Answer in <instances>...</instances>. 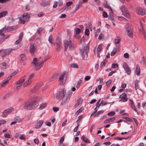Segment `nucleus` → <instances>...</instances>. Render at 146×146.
<instances>
[{
	"instance_id": "nucleus-1",
	"label": "nucleus",
	"mask_w": 146,
	"mask_h": 146,
	"mask_svg": "<svg viewBox=\"0 0 146 146\" xmlns=\"http://www.w3.org/2000/svg\"><path fill=\"white\" fill-rule=\"evenodd\" d=\"M38 98L36 96L33 97L31 100L23 104L24 108L27 110H31L36 108L38 105Z\"/></svg>"
},
{
	"instance_id": "nucleus-2",
	"label": "nucleus",
	"mask_w": 146,
	"mask_h": 146,
	"mask_svg": "<svg viewBox=\"0 0 146 146\" xmlns=\"http://www.w3.org/2000/svg\"><path fill=\"white\" fill-rule=\"evenodd\" d=\"M40 58V57L39 59L36 58H35L33 59L32 64H33V66L36 70H38L42 67L44 63L48 59V58L45 57L43 61L39 62V60Z\"/></svg>"
},
{
	"instance_id": "nucleus-3",
	"label": "nucleus",
	"mask_w": 146,
	"mask_h": 146,
	"mask_svg": "<svg viewBox=\"0 0 146 146\" xmlns=\"http://www.w3.org/2000/svg\"><path fill=\"white\" fill-rule=\"evenodd\" d=\"M125 28L128 36L130 38H132L133 37V33L131 26L127 23L125 26Z\"/></svg>"
},
{
	"instance_id": "nucleus-4",
	"label": "nucleus",
	"mask_w": 146,
	"mask_h": 146,
	"mask_svg": "<svg viewBox=\"0 0 146 146\" xmlns=\"http://www.w3.org/2000/svg\"><path fill=\"white\" fill-rule=\"evenodd\" d=\"M66 93V90L65 89H62L58 92L56 96V99L57 100H61L64 96Z\"/></svg>"
},
{
	"instance_id": "nucleus-5",
	"label": "nucleus",
	"mask_w": 146,
	"mask_h": 146,
	"mask_svg": "<svg viewBox=\"0 0 146 146\" xmlns=\"http://www.w3.org/2000/svg\"><path fill=\"white\" fill-rule=\"evenodd\" d=\"M66 75L65 73L64 72L59 76V80L60 82L61 85H63L66 80Z\"/></svg>"
},
{
	"instance_id": "nucleus-6",
	"label": "nucleus",
	"mask_w": 146,
	"mask_h": 146,
	"mask_svg": "<svg viewBox=\"0 0 146 146\" xmlns=\"http://www.w3.org/2000/svg\"><path fill=\"white\" fill-rule=\"evenodd\" d=\"M12 49H8L0 51V55L2 56H5L10 54L12 52Z\"/></svg>"
},
{
	"instance_id": "nucleus-7",
	"label": "nucleus",
	"mask_w": 146,
	"mask_h": 146,
	"mask_svg": "<svg viewBox=\"0 0 146 146\" xmlns=\"http://www.w3.org/2000/svg\"><path fill=\"white\" fill-rule=\"evenodd\" d=\"M123 15L126 17L128 18H129L130 16L129 14L127 9L125 6H122L121 8Z\"/></svg>"
},
{
	"instance_id": "nucleus-8",
	"label": "nucleus",
	"mask_w": 146,
	"mask_h": 146,
	"mask_svg": "<svg viewBox=\"0 0 146 146\" xmlns=\"http://www.w3.org/2000/svg\"><path fill=\"white\" fill-rule=\"evenodd\" d=\"M36 45L33 43L31 44L30 50L31 55H33L36 52Z\"/></svg>"
},
{
	"instance_id": "nucleus-9",
	"label": "nucleus",
	"mask_w": 146,
	"mask_h": 146,
	"mask_svg": "<svg viewBox=\"0 0 146 146\" xmlns=\"http://www.w3.org/2000/svg\"><path fill=\"white\" fill-rule=\"evenodd\" d=\"M136 12L137 14L143 15L146 13L145 10L142 8H137L136 9Z\"/></svg>"
},
{
	"instance_id": "nucleus-10",
	"label": "nucleus",
	"mask_w": 146,
	"mask_h": 146,
	"mask_svg": "<svg viewBox=\"0 0 146 146\" xmlns=\"http://www.w3.org/2000/svg\"><path fill=\"white\" fill-rule=\"evenodd\" d=\"M13 110L12 108H10L9 109L4 110L3 112L2 116L3 117H6L7 115L10 114V113Z\"/></svg>"
},
{
	"instance_id": "nucleus-11",
	"label": "nucleus",
	"mask_w": 146,
	"mask_h": 146,
	"mask_svg": "<svg viewBox=\"0 0 146 146\" xmlns=\"http://www.w3.org/2000/svg\"><path fill=\"white\" fill-rule=\"evenodd\" d=\"M27 56L25 54H22L20 56V60L21 62L23 63V64H25V61L27 59Z\"/></svg>"
},
{
	"instance_id": "nucleus-12",
	"label": "nucleus",
	"mask_w": 146,
	"mask_h": 146,
	"mask_svg": "<svg viewBox=\"0 0 146 146\" xmlns=\"http://www.w3.org/2000/svg\"><path fill=\"white\" fill-rule=\"evenodd\" d=\"M71 42V41L70 40H65L64 41V43L65 47L64 50L66 51L67 50V49L68 48V45H70V44Z\"/></svg>"
},
{
	"instance_id": "nucleus-13",
	"label": "nucleus",
	"mask_w": 146,
	"mask_h": 146,
	"mask_svg": "<svg viewBox=\"0 0 146 146\" xmlns=\"http://www.w3.org/2000/svg\"><path fill=\"white\" fill-rule=\"evenodd\" d=\"M27 78V76L26 75H25L23 76L17 82L15 83V85H19L21 83L24 82L25 80Z\"/></svg>"
},
{
	"instance_id": "nucleus-14",
	"label": "nucleus",
	"mask_w": 146,
	"mask_h": 146,
	"mask_svg": "<svg viewBox=\"0 0 146 146\" xmlns=\"http://www.w3.org/2000/svg\"><path fill=\"white\" fill-rule=\"evenodd\" d=\"M119 98L121 99H123V100H121L120 101H122L123 102H125L127 101V95L125 93L122 94L119 96Z\"/></svg>"
},
{
	"instance_id": "nucleus-15",
	"label": "nucleus",
	"mask_w": 146,
	"mask_h": 146,
	"mask_svg": "<svg viewBox=\"0 0 146 146\" xmlns=\"http://www.w3.org/2000/svg\"><path fill=\"white\" fill-rule=\"evenodd\" d=\"M129 104L130 106V107L135 112H136L137 110L135 108V106L132 100L129 99Z\"/></svg>"
},
{
	"instance_id": "nucleus-16",
	"label": "nucleus",
	"mask_w": 146,
	"mask_h": 146,
	"mask_svg": "<svg viewBox=\"0 0 146 146\" xmlns=\"http://www.w3.org/2000/svg\"><path fill=\"white\" fill-rule=\"evenodd\" d=\"M11 79V77H8L5 80L3 81V82L1 84L2 87L5 86L7 84L8 81Z\"/></svg>"
},
{
	"instance_id": "nucleus-17",
	"label": "nucleus",
	"mask_w": 146,
	"mask_h": 146,
	"mask_svg": "<svg viewBox=\"0 0 146 146\" xmlns=\"http://www.w3.org/2000/svg\"><path fill=\"white\" fill-rule=\"evenodd\" d=\"M44 121L43 120L39 121L35 125V128L36 129H38L42 125Z\"/></svg>"
},
{
	"instance_id": "nucleus-18",
	"label": "nucleus",
	"mask_w": 146,
	"mask_h": 146,
	"mask_svg": "<svg viewBox=\"0 0 146 146\" xmlns=\"http://www.w3.org/2000/svg\"><path fill=\"white\" fill-rule=\"evenodd\" d=\"M115 119V117H112L110 118H109L107 119L104 121V123H108L113 122L114 121Z\"/></svg>"
},
{
	"instance_id": "nucleus-19",
	"label": "nucleus",
	"mask_w": 146,
	"mask_h": 146,
	"mask_svg": "<svg viewBox=\"0 0 146 146\" xmlns=\"http://www.w3.org/2000/svg\"><path fill=\"white\" fill-rule=\"evenodd\" d=\"M85 46H83L82 48L80 49V51L82 58H84V53L85 51Z\"/></svg>"
},
{
	"instance_id": "nucleus-20",
	"label": "nucleus",
	"mask_w": 146,
	"mask_h": 146,
	"mask_svg": "<svg viewBox=\"0 0 146 146\" xmlns=\"http://www.w3.org/2000/svg\"><path fill=\"white\" fill-rule=\"evenodd\" d=\"M50 3V1H43L41 2L40 3V5H41L43 7H45L48 5Z\"/></svg>"
},
{
	"instance_id": "nucleus-21",
	"label": "nucleus",
	"mask_w": 146,
	"mask_h": 146,
	"mask_svg": "<svg viewBox=\"0 0 146 146\" xmlns=\"http://www.w3.org/2000/svg\"><path fill=\"white\" fill-rule=\"evenodd\" d=\"M32 82L28 80L24 83L23 84V87H25L29 86L31 84Z\"/></svg>"
},
{
	"instance_id": "nucleus-22",
	"label": "nucleus",
	"mask_w": 146,
	"mask_h": 146,
	"mask_svg": "<svg viewBox=\"0 0 146 146\" xmlns=\"http://www.w3.org/2000/svg\"><path fill=\"white\" fill-rule=\"evenodd\" d=\"M71 95V91L68 92L66 94L65 96L66 101H68L70 99Z\"/></svg>"
},
{
	"instance_id": "nucleus-23",
	"label": "nucleus",
	"mask_w": 146,
	"mask_h": 146,
	"mask_svg": "<svg viewBox=\"0 0 146 146\" xmlns=\"http://www.w3.org/2000/svg\"><path fill=\"white\" fill-rule=\"evenodd\" d=\"M113 13H111V12H110V15L109 17V19L112 21V23L115 22L114 17L112 15Z\"/></svg>"
},
{
	"instance_id": "nucleus-24",
	"label": "nucleus",
	"mask_w": 146,
	"mask_h": 146,
	"mask_svg": "<svg viewBox=\"0 0 146 146\" xmlns=\"http://www.w3.org/2000/svg\"><path fill=\"white\" fill-rule=\"evenodd\" d=\"M81 138L84 142L88 143H90L88 139L87 138L85 137L84 136L82 135V136Z\"/></svg>"
},
{
	"instance_id": "nucleus-25",
	"label": "nucleus",
	"mask_w": 146,
	"mask_h": 146,
	"mask_svg": "<svg viewBox=\"0 0 146 146\" xmlns=\"http://www.w3.org/2000/svg\"><path fill=\"white\" fill-rule=\"evenodd\" d=\"M140 69L139 66L138 65H137L136 68V73L137 75H139L140 73Z\"/></svg>"
},
{
	"instance_id": "nucleus-26",
	"label": "nucleus",
	"mask_w": 146,
	"mask_h": 146,
	"mask_svg": "<svg viewBox=\"0 0 146 146\" xmlns=\"http://www.w3.org/2000/svg\"><path fill=\"white\" fill-rule=\"evenodd\" d=\"M19 21V23H23V24H24L25 22V21L27 20L26 18H23L22 19L21 17H19L18 18Z\"/></svg>"
},
{
	"instance_id": "nucleus-27",
	"label": "nucleus",
	"mask_w": 146,
	"mask_h": 146,
	"mask_svg": "<svg viewBox=\"0 0 146 146\" xmlns=\"http://www.w3.org/2000/svg\"><path fill=\"white\" fill-rule=\"evenodd\" d=\"M139 81L138 80H136L135 81V89L136 90L139 88V86L138 85V83H139Z\"/></svg>"
},
{
	"instance_id": "nucleus-28",
	"label": "nucleus",
	"mask_w": 146,
	"mask_h": 146,
	"mask_svg": "<svg viewBox=\"0 0 146 146\" xmlns=\"http://www.w3.org/2000/svg\"><path fill=\"white\" fill-rule=\"evenodd\" d=\"M115 43L117 44H118L120 42L121 39L119 37H117L114 39Z\"/></svg>"
},
{
	"instance_id": "nucleus-29",
	"label": "nucleus",
	"mask_w": 146,
	"mask_h": 146,
	"mask_svg": "<svg viewBox=\"0 0 146 146\" xmlns=\"http://www.w3.org/2000/svg\"><path fill=\"white\" fill-rule=\"evenodd\" d=\"M47 106V104L46 103H44L42 104L39 108L40 110H42L44 108H45Z\"/></svg>"
},
{
	"instance_id": "nucleus-30",
	"label": "nucleus",
	"mask_w": 146,
	"mask_h": 146,
	"mask_svg": "<svg viewBox=\"0 0 146 146\" xmlns=\"http://www.w3.org/2000/svg\"><path fill=\"white\" fill-rule=\"evenodd\" d=\"M7 14L6 11H4L0 13V18L5 16Z\"/></svg>"
},
{
	"instance_id": "nucleus-31",
	"label": "nucleus",
	"mask_w": 146,
	"mask_h": 146,
	"mask_svg": "<svg viewBox=\"0 0 146 146\" xmlns=\"http://www.w3.org/2000/svg\"><path fill=\"white\" fill-rule=\"evenodd\" d=\"M82 99L81 98H80L77 101V103L75 105V106L76 107L82 102Z\"/></svg>"
},
{
	"instance_id": "nucleus-32",
	"label": "nucleus",
	"mask_w": 146,
	"mask_h": 146,
	"mask_svg": "<svg viewBox=\"0 0 146 146\" xmlns=\"http://www.w3.org/2000/svg\"><path fill=\"white\" fill-rule=\"evenodd\" d=\"M5 30L6 29L4 28L0 30V35L1 36L3 35L4 33L6 32Z\"/></svg>"
},
{
	"instance_id": "nucleus-33",
	"label": "nucleus",
	"mask_w": 146,
	"mask_h": 146,
	"mask_svg": "<svg viewBox=\"0 0 146 146\" xmlns=\"http://www.w3.org/2000/svg\"><path fill=\"white\" fill-rule=\"evenodd\" d=\"M104 112V111L103 110H101L99 111L96 113L94 115V117H98L100 114L103 113Z\"/></svg>"
},
{
	"instance_id": "nucleus-34",
	"label": "nucleus",
	"mask_w": 146,
	"mask_h": 146,
	"mask_svg": "<svg viewBox=\"0 0 146 146\" xmlns=\"http://www.w3.org/2000/svg\"><path fill=\"white\" fill-rule=\"evenodd\" d=\"M129 137H116L114 139L115 140H121L123 139H127L129 138Z\"/></svg>"
},
{
	"instance_id": "nucleus-35",
	"label": "nucleus",
	"mask_w": 146,
	"mask_h": 146,
	"mask_svg": "<svg viewBox=\"0 0 146 146\" xmlns=\"http://www.w3.org/2000/svg\"><path fill=\"white\" fill-rule=\"evenodd\" d=\"M9 37V35H7L6 36H4L2 38L0 39V41L3 42Z\"/></svg>"
},
{
	"instance_id": "nucleus-36",
	"label": "nucleus",
	"mask_w": 146,
	"mask_h": 146,
	"mask_svg": "<svg viewBox=\"0 0 146 146\" xmlns=\"http://www.w3.org/2000/svg\"><path fill=\"white\" fill-rule=\"evenodd\" d=\"M80 4L79 3L77 5H76V6L74 10L73 11H72V13H74L76 11H77L78 9H79L80 8Z\"/></svg>"
},
{
	"instance_id": "nucleus-37",
	"label": "nucleus",
	"mask_w": 146,
	"mask_h": 146,
	"mask_svg": "<svg viewBox=\"0 0 146 146\" xmlns=\"http://www.w3.org/2000/svg\"><path fill=\"white\" fill-rule=\"evenodd\" d=\"M83 108H80L75 113V115L76 116H77L83 110Z\"/></svg>"
},
{
	"instance_id": "nucleus-38",
	"label": "nucleus",
	"mask_w": 146,
	"mask_h": 146,
	"mask_svg": "<svg viewBox=\"0 0 146 146\" xmlns=\"http://www.w3.org/2000/svg\"><path fill=\"white\" fill-rule=\"evenodd\" d=\"M117 50L116 48H114L113 51L111 52V56H113L117 52Z\"/></svg>"
},
{
	"instance_id": "nucleus-39",
	"label": "nucleus",
	"mask_w": 146,
	"mask_h": 146,
	"mask_svg": "<svg viewBox=\"0 0 146 146\" xmlns=\"http://www.w3.org/2000/svg\"><path fill=\"white\" fill-rule=\"evenodd\" d=\"M35 75V74L34 73H32V74H30L28 80L31 81L32 82V78H33Z\"/></svg>"
},
{
	"instance_id": "nucleus-40",
	"label": "nucleus",
	"mask_w": 146,
	"mask_h": 146,
	"mask_svg": "<svg viewBox=\"0 0 146 146\" xmlns=\"http://www.w3.org/2000/svg\"><path fill=\"white\" fill-rule=\"evenodd\" d=\"M127 72V74H129L131 73V71L129 67L127 68H126L125 69H124Z\"/></svg>"
},
{
	"instance_id": "nucleus-41",
	"label": "nucleus",
	"mask_w": 146,
	"mask_h": 146,
	"mask_svg": "<svg viewBox=\"0 0 146 146\" xmlns=\"http://www.w3.org/2000/svg\"><path fill=\"white\" fill-rule=\"evenodd\" d=\"M139 50V47L138 46H136L133 50V52L134 53H135L138 51Z\"/></svg>"
},
{
	"instance_id": "nucleus-42",
	"label": "nucleus",
	"mask_w": 146,
	"mask_h": 146,
	"mask_svg": "<svg viewBox=\"0 0 146 146\" xmlns=\"http://www.w3.org/2000/svg\"><path fill=\"white\" fill-rule=\"evenodd\" d=\"M1 65L4 67V69L6 68L8 66L6 62H2L1 63Z\"/></svg>"
},
{
	"instance_id": "nucleus-43",
	"label": "nucleus",
	"mask_w": 146,
	"mask_h": 146,
	"mask_svg": "<svg viewBox=\"0 0 146 146\" xmlns=\"http://www.w3.org/2000/svg\"><path fill=\"white\" fill-rule=\"evenodd\" d=\"M82 82V80H80L78 82L77 84L76 85V88H78L80 85H81V84Z\"/></svg>"
},
{
	"instance_id": "nucleus-44",
	"label": "nucleus",
	"mask_w": 146,
	"mask_h": 146,
	"mask_svg": "<svg viewBox=\"0 0 146 146\" xmlns=\"http://www.w3.org/2000/svg\"><path fill=\"white\" fill-rule=\"evenodd\" d=\"M23 32L21 33L19 37V39L21 41L23 38Z\"/></svg>"
},
{
	"instance_id": "nucleus-45",
	"label": "nucleus",
	"mask_w": 146,
	"mask_h": 146,
	"mask_svg": "<svg viewBox=\"0 0 146 146\" xmlns=\"http://www.w3.org/2000/svg\"><path fill=\"white\" fill-rule=\"evenodd\" d=\"M139 32L141 33H142L143 35L146 34V32H145L143 29H142V30L140 29Z\"/></svg>"
},
{
	"instance_id": "nucleus-46",
	"label": "nucleus",
	"mask_w": 146,
	"mask_h": 146,
	"mask_svg": "<svg viewBox=\"0 0 146 146\" xmlns=\"http://www.w3.org/2000/svg\"><path fill=\"white\" fill-rule=\"evenodd\" d=\"M115 114V113L113 111H112L110 112H109L108 113V115L109 116H112L114 115Z\"/></svg>"
},
{
	"instance_id": "nucleus-47",
	"label": "nucleus",
	"mask_w": 146,
	"mask_h": 146,
	"mask_svg": "<svg viewBox=\"0 0 146 146\" xmlns=\"http://www.w3.org/2000/svg\"><path fill=\"white\" fill-rule=\"evenodd\" d=\"M107 60H105L103 62L101 63L100 64V67H102L103 66H104V65H105L106 64V63H107Z\"/></svg>"
},
{
	"instance_id": "nucleus-48",
	"label": "nucleus",
	"mask_w": 146,
	"mask_h": 146,
	"mask_svg": "<svg viewBox=\"0 0 146 146\" xmlns=\"http://www.w3.org/2000/svg\"><path fill=\"white\" fill-rule=\"evenodd\" d=\"M75 31L76 33L77 34H78L79 33H80L81 30L80 29H79L78 28H76L75 29Z\"/></svg>"
},
{
	"instance_id": "nucleus-49",
	"label": "nucleus",
	"mask_w": 146,
	"mask_h": 146,
	"mask_svg": "<svg viewBox=\"0 0 146 146\" xmlns=\"http://www.w3.org/2000/svg\"><path fill=\"white\" fill-rule=\"evenodd\" d=\"M123 118L124 119H126L127 121H129V122H132L133 121V120L132 119H131L127 117H123Z\"/></svg>"
},
{
	"instance_id": "nucleus-50",
	"label": "nucleus",
	"mask_w": 146,
	"mask_h": 146,
	"mask_svg": "<svg viewBox=\"0 0 146 146\" xmlns=\"http://www.w3.org/2000/svg\"><path fill=\"white\" fill-rule=\"evenodd\" d=\"M112 82V80H108L106 83V85L109 87L110 86Z\"/></svg>"
},
{
	"instance_id": "nucleus-51",
	"label": "nucleus",
	"mask_w": 146,
	"mask_h": 146,
	"mask_svg": "<svg viewBox=\"0 0 146 146\" xmlns=\"http://www.w3.org/2000/svg\"><path fill=\"white\" fill-rule=\"evenodd\" d=\"M19 138L21 139L25 140V135H21L19 136Z\"/></svg>"
},
{
	"instance_id": "nucleus-52",
	"label": "nucleus",
	"mask_w": 146,
	"mask_h": 146,
	"mask_svg": "<svg viewBox=\"0 0 146 146\" xmlns=\"http://www.w3.org/2000/svg\"><path fill=\"white\" fill-rule=\"evenodd\" d=\"M48 40L50 43H52V42L53 41V40H52V38L51 36V35H50L49 36L48 39Z\"/></svg>"
},
{
	"instance_id": "nucleus-53",
	"label": "nucleus",
	"mask_w": 146,
	"mask_h": 146,
	"mask_svg": "<svg viewBox=\"0 0 146 146\" xmlns=\"http://www.w3.org/2000/svg\"><path fill=\"white\" fill-rule=\"evenodd\" d=\"M6 121L3 119L0 120V126L3 124H5L6 123Z\"/></svg>"
},
{
	"instance_id": "nucleus-54",
	"label": "nucleus",
	"mask_w": 146,
	"mask_h": 146,
	"mask_svg": "<svg viewBox=\"0 0 146 146\" xmlns=\"http://www.w3.org/2000/svg\"><path fill=\"white\" fill-rule=\"evenodd\" d=\"M22 119H21L19 118H16V119H15V121L17 123V122L20 123L22 121Z\"/></svg>"
},
{
	"instance_id": "nucleus-55",
	"label": "nucleus",
	"mask_w": 146,
	"mask_h": 146,
	"mask_svg": "<svg viewBox=\"0 0 146 146\" xmlns=\"http://www.w3.org/2000/svg\"><path fill=\"white\" fill-rule=\"evenodd\" d=\"M56 45H61V42L59 39H57L56 40Z\"/></svg>"
},
{
	"instance_id": "nucleus-56",
	"label": "nucleus",
	"mask_w": 146,
	"mask_h": 146,
	"mask_svg": "<svg viewBox=\"0 0 146 146\" xmlns=\"http://www.w3.org/2000/svg\"><path fill=\"white\" fill-rule=\"evenodd\" d=\"M106 7L109 9V11L110 12H111V13H113V12L112 11V9L109 5L107 4L106 5Z\"/></svg>"
},
{
	"instance_id": "nucleus-57",
	"label": "nucleus",
	"mask_w": 146,
	"mask_h": 146,
	"mask_svg": "<svg viewBox=\"0 0 146 146\" xmlns=\"http://www.w3.org/2000/svg\"><path fill=\"white\" fill-rule=\"evenodd\" d=\"M18 71H15L9 77H11V78L12 77V76L15 75L18 72Z\"/></svg>"
},
{
	"instance_id": "nucleus-58",
	"label": "nucleus",
	"mask_w": 146,
	"mask_h": 146,
	"mask_svg": "<svg viewBox=\"0 0 146 146\" xmlns=\"http://www.w3.org/2000/svg\"><path fill=\"white\" fill-rule=\"evenodd\" d=\"M123 56L124 58H128L129 57V56L127 53H126L124 54Z\"/></svg>"
},
{
	"instance_id": "nucleus-59",
	"label": "nucleus",
	"mask_w": 146,
	"mask_h": 146,
	"mask_svg": "<svg viewBox=\"0 0 146 146\" xmlns=\"http://www.w3.org/2000/svg\"><path fill=\"white\" fill-rule=\"evenodd\" d=\"M146 61V59L144 57H142L141 61V62L143 63H144Z\"/></svg>"
},
{
	"instance_id": "nucleus-60",
	"label": "nucleus",
	"mask_w": 146,
	"mask_h": 146,
	"mask_svg": "<svg viewBox=\"0 0 146 146\" xmlns=\"http://www.w3.org/2000/svg\"><path fill=\"white\" fill-rule=\"evenodd\" d=\"M104 37V35L102 34H101L99 35L98 38L99 39L101 40L103 39Z\"/></svg>"
},
{
	"instance_id": "nucleus-61",
	"label": "nucleus",
	"mask_w": 146,
	"mask_h": 146,
	"mask_svg": "<svg viewBox=\"0 0 146 146\" xmlns=\"http://www.w3.org/2000/svg\"><path fill=\"white\" fill-rule=\"evenodd\" d=\"M85 34L86 35H88L90 34V32L88 29H86L85 31Z\"/></svg>"
},
{
	"instance_id": "nucleus-62",
	"label": "nucleus",
	"mask_w": 146,
	"mask_h": 146,
	"mask_svg": "<svg viewBox=\"0 0 146 146\" xmlns=\"http://www.w3.org/2000/svg\"><path fill=\"white\" fill-rule=\"evenodd\" d=\"M71 66L72 67L77 68L78 67V66L76 64H73L71 65Z\"/></svg>"
},
{
	"instance_id": "nucleus-63",
	"label": "nucleus",
	"mask_w": 146,
	"mask_h": 146,
	"mask_svg": "<svg viewBox=\"0 0 146 146\" xmlns=\"http://www.w3.org/2000/svg\"><path fill=\"white\" fill-rule=\"evenodd\" d=\"M91 77L90 76H86L84 80L86 81H88L90 79Z\"/></svg>"
},
{
	"instance_id": "nucleus-64",
	"label": "nucleus",
	"mask_w": 146,
	"mask_h": 146,
	"mask_svg": "<svg viewBox=\"0 0 146 146\" xmlns=\"http://www.w3.org/2000/svg\"><path fill=\"white\" fill-rule=\"evenodd\" d=\"M111 67L112 68H115L118 67V65L117 64H112Z\"/></svg>"
}]
</instances>
